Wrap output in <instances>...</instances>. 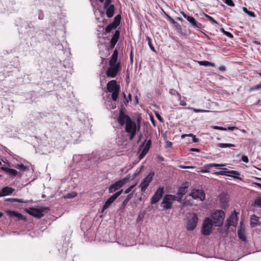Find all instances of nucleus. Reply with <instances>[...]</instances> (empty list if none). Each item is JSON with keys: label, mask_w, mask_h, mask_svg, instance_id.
Listing matches in <instances>:
<instances>
[{"label": "nucleus", "mask_w": 261, "mask_h": 261, "mask_svg": "<svg viewBox=\"0 0 261 261\" xmlns=\"http://www.w3.org/2000/svg\"><path fill=\"white\" fill-rule=\"evenodd\" d=\"M107 89L109 92L112 93V99L113 101H116L120 91V87L117 84L116 80H112L107 84Z\"/></svg>", "instance_id": "nucleus-1"}, {"label": "nucleus", "mask_w": 261, "mask_h": 261, "mask_svg": "<svg viewBox=\"0 0 261 261\" xmlns=\"http://www.w3.org/2000/svg\"><path fill=\"white\" fill-rule=\"evenodd\" d=\"M125 129L129 135V140H132L136 134L137 125L136 122L130 119L125 124Z\"/></svg>", "instance_id": "nucleus-2"}, {"label": "nucleus", "mask_w": 261, "mask_h": 261, "mask_svg": "<svg viewBox=\"0 0 261 261\" xmlns=\"http://www.w3.org/2000/svg\"><path fill=\"white\" fill-rule=\"evenodd\" d=\"M212 218L214 224L217 226H221L225 218V213L222 210L216 211L213 214Z\"/></svg>", "instance_id": "nucleus-3"}, {"label": "nucleus", "mask_w": 261, "mask_h": 261, "mask_svg": "<svg viewBox=\"0 0 261 261\" xmlns=\"http://www.w3.org/2000/svg\"><path fill=\"white\" fill-rule=\"evenodd\" d=\"M198 217L195 213L189 214L188 216L187 228L189 231L193 230L197 226Z\"/></svg>", "instance_id": "nucleus-4"}, {"label": "nucleus", "mask_w": 261, "mask_h": 261, "mask_svg": "<svg viewBox=\"0 0 261 261\" xmlns=\"http://www.w3.org/2000/svg\"><path fill=\"white\" fill-rule=\"evenodd\" d=\"M47 207H42L40 208L30 207L25 209V211L30 215H32L37 218H41L44 216L43 212L45 210H48Z\"/></svg>", "instance_id": "nucleus-5"}, {"label": "nucleus", "mask_w": 261, "mask_h": 261, "mask_svg": "<svg viewBox=\"0 0 261 261\" xmlns=\"http://www.w3.org/2000/svg\"><path fill=\"white\" fill-rule=\"evenodd\" d=\"M214 223L213 220L209 218L204 219L202 228V233L203 234L208 236L212 232V228Z\"/></svg>", "instance_id": "nucleus-6"}, {"label": "nucleus", "mask_w": 261, "mask_h": 261, "mask_svg": "<svg viewBox=\"0 0 261 261\" xmlns=\"http://www.w3.org/2000/svg\"><path fill=\"white\" fill-rule=\"evenodd\" d=\"M175 196L172 195H166L164 196L161 203V206L165 210L171 208L173 202L175 200Z\"/></svg>", "instance_id": "nucleus-7"}, {"label": "nucleus", "mask_w": 261, "mask_h": 261, "mask_svg": "<svg viewBox=\"0 0 261 261\" xmlns=\"http://www.w3.org/2000/svg\"><path fill=\"white\" fill-rule=\"evenodd\" d=\"M120 69L121 66L119 62H117V65H110V67L106 71V75L108 77L114 78L116 76Z\"/></svg>", "instance_id": "nucleus-8"}, {"label": "nucleus", "mask_w": 261, "mask_h": 261, "mask_svg": "<svg viewBox=\"0 0 261 261\" xmlns=\"http://www.w3.org/2000/svg\"><path fill=\"white\" fill-rule=\"evenodd\" d=\"M129 180V178H124L121 180H119L114 184H112L109 188V193H112L121 187H122L125 184H126Z\"/></svg>", "instance_id": "nucleus-9"}, {"label": "nucleus", "mask_w": 261, "mask_h": 261, "mask_svg": "<svg viewBox=\"0 0 261 261\" xmlns=\"http://www.w3.org/2000/svg\"><path fill=\"white\" fill-rule=\"evenodd\" d=\"M215 174L217 175L230 176L234 178L241 179L240 177L236 176L240 175L239 172L234 170H228L227 168H222L221 171L216 172Z\"/></svg>", "instance_id": "nucleus-10"}, {"label": "nucleus", "mask_w": 261, "mask_h": 261, "mask_svg": "<svg viewBox=\"0 0 261 261\" xmlns=\"http://www.w3.org/2000/svg\"><path fill=\"white\" fill-rule=\"evenodd\" d=\"M154 174V173L151 172L149 173V174L143 179V181L140 185L142 192H144L146 190L149 184L152 180Z\"/></svg>", "instance_id": "nucleus-11"}, {"label": "nucleus", "mask_w": 261, "mask_h": 261, "mask_svg": "<svg viewBox=\"0 0 261 261\" xmlns=\"http://www.w3.org/2000/svg\"><path fill=\"white\" fill-rule=\"evenodd\" d=\"M151 145V140H145L143 144L140 146V150L141 152L139 155L140 159L143 158L146 153L148 152Z\"/></svg>", "instance_id": "nucleus-12"}, {"label": "nucleus", "mask_w": 261, "mask_h": 261, "mask_svg": "<svg viewBox=\"0 0 261 261\" xmlns=\"http://www.w3.org/2000/svg\"><path fill=\"white\" fill-rule=\"evenodd\" d=\"M190 196L194 199L203 201L205 199V193L201 190L194 189L190 194Z\"/></svg>", "instance_id": "nucleus-13"}, {"label": "nucleus", "mask_w": 261, "mask_h": 261, "mask_svg": "<svg viewBox=\"0 0 261 261\" xmlns=\"http://www.w3.org/2000/svg\"><path fill=\"white\" fill-rule=\"evenodd\" d=\"M122 191L123 190H121L115 193L109 198H108L107 200L105 202V204L102 207V211L108 208L110 206V205L116 199V198L121 195Z\"/></svg>", "instance_id": "nucleus-14"}, {"label": "nucleus", "mask_w": 261, "mask_h": 261, "mask_svg": "<svg viewBox=\"0 0 261 261\" xmlns=\"http://www.w3.org/2000/svg\"><path fill=\"white\" fill-rule=\"evenodd\" d=\"M181 13L183 17L189 21L193 28L198 29H200L201 28V24L198 22L193 17L189 16L184 12H181Z\"/></svg>", "instance_id": "nucleus-15"}, {"label": "nucleus", "mask_w": 261, "mask_h": 261, "mask_svg": "<svg viewBox=\"0 0 261 261\" xmlns=\"http://www.w3.org/2000/svg\"><path fill=\"white\" fill-rule=\"evenodd\" d=\"M164 193V188L159 187L151 199V203L155 204L162 197Z\"/></svg>", "instance_id": "nucleus-16"}, {"label": "nucleus", "mask_w": 261, "mask_h": 261, "mask_svg": "<svg viewBox=\"0 0 261 261\" xmlns=\"http://www.w3.org/2000/svg\"><path fill=\"white\" fill-rule=\"evenodd\" d=\"M238 221L237 213L234 211L230 216L228 219L227 220L226 226L229 227L230 226H236Z\"/></svg>", "instance_id": "nucleus-17"}, {"label": "nucleus", "mask_w": 261, "mask_h": 261, "mask_svg": "<svg viewBox=\"0 0 261 261\" xmlns=\"http://www.w3.org/2000/svg\"><path fill=\"white\" fill-rule=\"evenodd\" d=\"M131 118L127 115H125L122 111H120L118 117V122L121 126L126 124L127 122L130 120Z\"/></svg>", "instance_id": "nucleus-18"}, {"label": "nucleus", "mask_w": 261, "mask_h": 261, "mask_svg": "<svg viewBox=\"0 0 261 261\" xmlns=\"http://www.w3.org/2000/svg\"><path fill=\"white\" fill-rule=\"evenodd\" d=\"M250 222L251 227H254L257 225H261V223L259 221V217L255 215L251 216Z\"/></svg>", "instance_id": "nucleus-19"}, {"label": "nucleus", "mask_w": 261, "mask_h": 261, "mask_svg": "<svg viewBox=\"0 0 261 261\" xmlns=\"http://www.w3.org/2000/svg\"><path fill=\"white\" fill-rule=\"evenodd\" d=\"M14 191H15V189L12 188V187H4L2 189L1 191V197L10 195Z\"/></svg>", "instance_id": "nucleus-20"}, {"label": "nucleus", "mask_w": 261, "mask_h": 261, "mask_svg": "<svg viewBox=\"0 0 261 261\" xmlns=\"http://www.w3.org/2000/svg\"><path fill=\"white\" fill-rule=\"evenodd\" d=\"M120 36V32L118 30L116 31L110 41L111 48H113L117 42Z\"/></svg>", "instance_id": "nucleus-21"}, {"label": "nucleus", "mask_w": 261, "mask_h": 261, "mask_svg": "<svg viewBox=\"0 0 261 261\" xmlns=\"http://www.w3.org/2000/svg\"><path fill=\"white\" fill-rule=\"evenodd\" d=\"M106 9V14L108 17H112L114 13L115 7L113 5H108L106 7H104Z\"/></svg>", "instance_id": "nucleus-22"}, {"label": "nucleus", "mask_w": 261, "mask_h": 261, "mask_svg": "<svg viewBox=\"0 0 261 261\" xmlns=\"http://www.w3.org/2000/svg\"><path fill=\"white\" fill-rule=\"evenodd\" d=\"M118 56V51L115 49L109 61V65H117V60Z\"/></svg>", "instance_id": "nucleus-23"}, {"label": "nucleus", "mask_w": 261, "mask_h": 261, "mask_svg": "<svg viewBox=\"0 0 261 261\" xmlns=\"http://www.w3.org/2000/svg\"><path fill=\"white\" fill-rule=\"evenodd\" d=\"M2 169L5 171L7 173L13 176H16L17 175L18 172L17 170L10 169L8 167H2Z\"/></svg>", "instance_id": "nucleus-24"}, {"label": "nucleus", "mask_w": 261, "mask_h": 261, "mask_svg": "<svg viewBox=\"0 0 261 261\" xmlns=\"http://www.w3.org/2000/svg\"><path fill=\"white\" fill-rule=\"evenodd\" d=\"M187 192V188L186 187H180L177 192V195L180 196V198H181L182 196H184Z\"/></svg>", "instance_id": "nucleus-25"}, {"label": "nucleus", "mask_w": 261, "mask_h": 261, "mask_svg": "<svg viewBox=\"0 0 261 261\" xmlns=\"http://www.w3.org/2000/svg\"><path fill=\"white\" fill-rule=\"evenodd\" d=\"M226 166L225 164H216V163H210L207 164L206 166V168L208 169H211L212 167H224Z\"/></svg>", "instance_id": "nucleus-26"}, {"label": "nucleus", "mask_w": 261, "mask_h": 261, "mask_svg": "<svg viewBox=\"0 0 261 261\" xmlns=\"http://www.w3.org/2000/svg\"><path fill=\"white\" fill-rule=\"evenodd\" d=\"M198 64L201 66H211L213 67L215 66V64L214 63L210 62L207 61H198Z\"/></svg>", "instance_id": "nucleus-27"}, {"label": "nucleus", "mask_w": 261, "mask_h": 261, "mask_svg": "<svg viewBox=\"0 0 261 261\" xmlns=\"http://www.w3.org/2000/svg\"><path fill=\"white\" fill-rule=\"evenodd\" d=\"M5 201H10L11 202H17L19 203H27V201H23L22 199H18V198H11L6 199L5 200Z\"/></svg>", "instance_id": "nucleus-28"}, {"label": "nucleus", "mask_w": 261, "mask_h": 261, "mask_svg": "<svg viewBox=\"0 0 261 261\" xmlns=\"http://www.w3.org/2000/svg\"><path fill=\"white\" fill-rule=\"evenodd\" d=\"M121 20V16L119 15L116 16L114 18V21L112 22L115 27H117L120 24Z\"/></svg>", "instance_id": "nucleus-29"}, {"label": "nucleus", "mask_w": 261, "mask_h": 261, "mask_svg": "<svg viewBox=\"0 0 261 261\" xmlns=\"http://www.w3.org/2000/svg\"><path fill=\"white\" fill-rule=\"evenodd\" d=\"M218 146L221 148L235 147L236 145L232 144L229 143H219Z\"/></svg>", "instance_id": "nucleus-30"}, {"label": "nucleus", "mask_w": 261, "mask_h": 261, "mask_svg": "<svg viewBox=\"0 0 261 261\" xmlns=\"http://www.w3.org/2000/svg\"><path fill=\"white\" fill-rule=\"evenodd\" d=\"M117 27H115L114 24L111 23L106 28V32L108 33H110L112 30L116 29Z\"/></svg>", "instance_id": "nucleus-31"}, {"label": "nucleus", "mask_w": 261, "mask_h": 261, "mask_svg": "<svg viewBox=\"0 0 261 261\" xmlns=\"http://www.w3.org/2000/svg\"><path fill=\"white\" fill-rule=\"evenodd\" d=\"M15 168L21 171H25L27 170V167L25 166H24L22 164H17L15 166Z\"/></svg>", "instance_id": "nucleus-32"}, {"label": "nucleus", "mask_w": 261, "mask_h": 261, "mask_svg": "<svg viewBox=\"0 0 261 261\" xmlns=\"http://www.w3.org/2000/svg\"><path fill=\"white\" fill-rule=\"evenodd\" d=\"M204 16L208 20L211 22V23L218 24V22L216 20H215L212 16H209L208 15L206 14H204Z\"/></svg>", "instance_id": "nucleus-33"}, {"label": "nucleus", "mask_w": 261, "mask_h": 261, "mask_svg": "<svg viewBox=\"0 0 261 261\" xmlns=\"http://www.w3.org/2000/svg\"><path fill=\"white\" fill-rule=\"evenodd\" d=\"M190 136V137H192V140H193V142H198L199 141V139L198 138H197L196 137V136L195 135H194L193 134H188V135H182V138H184L185 137V136Z\"/></svg>", "instance_id": "nucleus-34"}, {"label": "nucleus", "mask_w": 261, "mask_h": 261, "mask_svg": "<svg viewBox=\"0 0 261 261\" xmlns=\"http://www.w3.org/2000/svg\"><path fill=\"white\" fill-rule=\"evenodd\" d=\"M147 40L148 41V45H149L150 49L151 50H152L153 51L155 52L156 51H155V50L154 49V47H153V46L152 45L151 38L150 37H148L147 38Z\"/></svg>", "instance_id": "nucleus-35"}, {"label": "nucleus", "mask_w": 261, "mask_h": 261, "mask_svg": "<svg viewBox=\"0 0 261 261\" xmlns=\"http://www.w3.org/2000/svg\"><path fill=\"white\" fill-rule=\"evenodd\" d=\"M238 234L239 237V238L242 240V241H245L246 240V237L244 234V233L241 230H238Z\"/></svg>", "instance_id": "nucleus-36"}, {"label": "nucleus", "mask_w": 261, "mask_h": 261, "mask_svg": "<svg viewBox=\"0 0 261 261\" xmlns=\"http://www.w3.org/2000/svg\"><path fill=\"white\" fill-rule=\"evenodd\" d=\"M254 205L257 207H261V197H258L255 200Z\"/></svg>", "instance_id": "nucleus-37"}, {"label": "nucleus", "mask_w": 261, "mask_h": 261, "mask_svg": "<svg viewBox=\"0 0 261 261\" xmlns=\"http://www.w3.org/2000/svg\"><path fill=\"white\" fill-rule=\"evenodd\" d=\"M77 193L76 192H72L71 193H68L65 197L67 198H72L75 197Z\"/></svg>", "instance_id": "nucleus-38"}, {"label": "nucleus", "mask_w": 261, "mask_h": 261, "mask_svg": "<svg viewBox=\"0 0 261 261\" xmlns=\"http://www.w3.org/2000/svg\"><path fill=\"white\" fill-rule=\"evenodd\" d=\"M225 3L227 4L229 6L233 7L234 6V4L232 0H225Z\"/></svg>", "instance_id": "nucleus-39"}, {"label": "nucleus", "mask_w": 261, "mask_h": 261, "mask_svg": "<svg viewBox=\"0 0 261 261\" xmlns=\"http://www.w3.org/2000/svg\"><path fill=\"white\" fill-rule=\"evenodd\" d=\"M261 88V84H257L250 88L251 91L257 90Z\"/></svg>", "instance_id": "nucleus-40"}, {"label": "nucleus", "mask_w": 261, "mask_h": 261, "mask_svg": "<svg viewBox=\"0 0 261 261\" xmlns=\"http://www.w3.org/2000/svg\"><path fill=\"white\" fill-rule=\"evenodd\" d=\"M213 128L215 129L221 130H227L226 128L221 127V126H213Z\"/></svg>", "instance_id": "nucleus-41"}, {"label": "nucleus", "mask_w": 261, "mask_h": 261, "mask_svg": "<svg viewBox=\"0 0 261 261\" xmlns=\"http://www.w3.org/2000/svg\"><path fill=\"white\" fill-rule=\"evenodd\" d=\"M191 109H192L193 110V111L195 112H207V111H206V110H201V109H195V108H190Z\"/></svg>", "instance_id": "nucleus-42"}, {"label": "nucleus", "mask_w": 261, "mask_h": 261, "mask_svg": "<svg viewBox=\"0 0 261 261\" xmlns=\"http://www.w3.org/2000/svg\"><path fill=\"white\" fill-rule=\"evenodd\" d=\"M242 161H243L244 162H245L246 163H247L249 162V160H248V157L245 155H243L242 156Z\"/></svg>", "instance_id": "nucleus-43"}, {"label": "nucleus", "mask_w": 261, "mask_h": 261, "mask_svg": "<svg viewBox=\"0 0 261 261\" xmlns=\"http://www.w3.org/2000/svg\"><path fill=\"white\" fill-rule=\"evenodd\" d=\"M135 186V185H133V186H131L130 187H129L128 189H127L125 191V193H126V194L129 193L132 191V190L134 188Z\"/></svg>", "instance_id": "nucleus-44"}, {"label": "nucleus", "mask_w": 261, "mask_h": 261, "mask_svg": "<svg viewBox=\"0 0 261 261\" xmlns=\"http://www.w3.org/2000/svg\"><path fill=\"white\" fill-rule=\"evenodd\" d=\"M247 15H248L250 17H256V15L255 14V13L252 12V11H248V13H247Z\"/></svg>", "instance_id": "nucleus-45"}, {"label": "nucleus", "mask_w": 261, "mask_h": 261, "mask_svg": "<svg viewBox=\"0 0 261 261\" xmlns=\"http://www.w3.org/2000/svg\"><path fill=\"white\" fill-rule=\"evenodd\" d=\"M224 34H225L226 36H227L228 37L230 38H232L233 37V35L231 33L227 31L226 32H224Z\"/></svg>", "instance_id": "nucleus-46"}, {"label": "nucleus", "mask_w": 261, "mask_h": 261, "mask_svg": "<svg viewBox=\"0 0 261 261\" xmlns=\"http://www.w3.org/2000/svg\"><path fill=\"white\" fill-rule=\"evenodd\" d=\"M111 0H106L104 3V7H106L108 5H111Z\"/></svg>", "instance_id": "nucleus-47"}, {"label": "nucleus", "mask_w": 261, "mask_h": 261, "mask_svg": "<svg viewBox=\"0 0 261 261\" xmlns=\"http://www.w3.org/2000/svg\"><path fill=\"white\" fill-rule=\"evenodd\" d=\"M134 192V191H133L132 193L128 194L125 199L129 201V200L132 198Z\"/></svg>", "instance_id": "nucleus-48"}, {"label": "nucleus", "mask_w": 261, "mask_h": 261, "mask_svg": "<svg viewBox=\"0 0 261 261\" xmlns=\"http://www.w3.org/2000/svg\"><path fill=\"white\" fill-rule=\"evenodd\" d=\"M128 202V201L126 199H125L122 202V206L125 207L127 204Z\"/></svg>", "instance_id": "nucleus-49"}, {"label": "nucleus", "mask_w": 261, "mask_h": 261, "mask_svg": "<svg viewBox=\"0 0 261 261\" xmlns=\"http://www.w3.org/2000/svg\"><path fill=\"white\" fill-rule=\"evenodd\" d=\"M219 70L222 72H223L225 70H226V68L224 66H221L219 68Z\"/></svg>", "instance_id": "nucleus-50"}, {"label": "nucleus", "mask_w": 261, "mask_h": 261, "mask_svg": "<svg viewBox=\"0 0 261 261\" xmlns=\"http://www.w3.org/2000/svg\"><path fill=\"white\" fill-rule=\"evenodd\" d=\"M190 150L191 151H196V152H200V150L199 149H198V148H192L190 149Z\"/></svg>", "instance_id": "nucleus-51"}, {"label": "nucleus", "mask_w": 261, "mask_h": 261, "mask_svg": "<svg viewBox=\"0 0 261 261\" xmlns=\"http://www.w3.org/2000/svg\"><path fill=\"white\" fill-rule=\"evenodd\" d=\"M226 129H227V130H231V131H233V130L236 129V127H234V126H231V127H228Z\"/></svg>", "instance_id": "nucleus-52"}, {"label": "nucleus", "mask_w": 261, "mask_h": 261, "mask_svg": "<svg viewBox=\"0 0 261 261\" xmlns=\"http://www.w3.org/2000/svg\"><path fill=\"white\" fill-rule=\"evenodd\" d=\"M180 167L182 169H187V168H194V167L193 166H181Z\"/></svg>", "instance_id": "nucleus-53"}, {"label": "nucleus", "mask_w": 261, "mask_h": 261, "mask_svg": "<svg viewBox=\"0 0 261 261\" xmlns=\"http://www.w3.org/2000/svg\"><path fill=\"white\" fill-rule=\"evenodd\" d=\"M200 172L201 173H207V172H210V171L208 170V169H202L200 171Z\"/></svg>", "instance_id": "nucleus-54"}, {"label": "nucleus", "mask_w": 261, "mask_h": 261, "mask_svg": "<svg viewBox=\"0 0 261 261\" xmlns=\"http://www.w3.org/2000/svg\"><path fill=\"white\" fill-rule=\"evenodd\" d=\"M243 11L247 14L249 10H248L247 8L246 7H243Z\"/></svg>", "instance_id": "nucleus-55"}, {"label": "nucleus", "mask_w": 261, "mask_h": 261, "mask_svg": "<svg viewBox=\"0 0 261 261\" xmlns=\"http://www.w3.org/2000/svg\"><path fill=\"white\" fill-rule=\"evenodd\" d=\"M140 172H136L135 173H134L133 175V178H135L138 175V174H139Z\"/></svg>", "instance_id": "nucleus-56"}, {"label": "nucleus", "mask_w": 261, "mask_h": 261, "mask_svg": "<svg viewBox=\"0 0 261 261\" xmlns=\"http://www.w3.org/2000/svg\"><path fill=\"white\" fill-rule=\"evenodd\" d=\"M168 17L169 18V19H170V21H171L172 23H174L175 22V20H174L172 17H170V16H168Z\"/></svg>", "instance_id": "nucleus-57"}, {"label": "nucleus", "mask_w": 261, "mask_h": 261, "mask_svg": "<svg viewBox=\"0 0 261 261\" xmlns=\"http://www.w3.org/2000/svg\"><path fill=\"white\" fill-rule=\"evenodd\" d=\"M157 118H158V119H159V120L160 121H161V122L163 121V119L162 118V117L160 115L157 116Z\"/></svg>", "instance_id": "nucleus-58"}, {"label": "nucleus", "mask_w": 261, "mask_h": 261, "mask_svg": "<svg viewBox=\"0 0 261 261\" xmlns=\"http://www.w3.org/2000/svg\"><path fill=\"white\" fill-rule=\"evenodd\" d=\"M177 19L179 21H181V22L184 21V19L181 17H178L177 18Z\"/></svg>", "instance_id": "nucleus-59"}, {"label": "nucleus", "mask_w": 261, "mask_h": 261, "mask_svg": "<svg viewBox=\"0 0 261 261\" xmlns=\"http://www.w3.org/2000/svg\"><path fill=\"white\" fill-rule=\"evenodd\" d=\"M255 185L261 189V184L259 183H255Z\"/></svg>", "instance_id": "nucleus-60"}, {"label": "nucleus", "mask_w": 261, "mask_h": 261, "mask_svg": "<svg viewBox=\"0 0 261 261\" xmlns=\"http://www.w3.org/2000/svg\"><path fill=\"white\" fill-rule=\"evenodd\" d=\"M221 32L223 33V34H224V32H226V31H225L223 28H222L221 29Z\"/></svg>", "instance_id": "nucleus-61"}, {"label": "nucleus", "mask_w": 261, "mask_h": 261, "mask_svg": "<svg viewBox=\"0 0 261 261\" xmlns=\"http://www.w3.org/2000/svg\"><path fill=\"white\" fill-rule=\"evenodd\" d=\"M128 98H129V100H131V95H130V94H129V95H128Z\"/></svg>", "instance_id": "nucleus-62"}, {"label": "nucleus", "mask_w": 261, "mask_h": 261, "mask_svg": "<svg viewBox=\"0 0 261 261\" xmlns=\"http://www.w3.org/2000/svg\"><path fill=\"white\" fill-rule=\"evenodd\" d=\"M3 216V213L0 212V218L2 217Z\"/></svg>", "instance_id": "nucleus-63"}, {"label": "nucleus", "mask_w": 261, "mask_h": 261, "mask_svg": "<svg viewBox=\"0 0 261 261\" xmlns=\"http://www.w3.org/2000/svg\"><path fill=\"white\" fill-rule=\"evenodd\" d=\"M171 145H172V143L171 142H170L169 144V146L170 147V146H171Z\"/></svg>", "instance_id": "nucleus-64"}]
</instances>
